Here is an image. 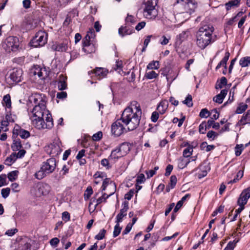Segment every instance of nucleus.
<instances>
[{"label":"nucleus","mask_w":250,"mask_h":250,"mask_svg":"<svg viewBox=\"0 0 250 250\" xmlns=\"http://www.w3.org/2000/svg\"><path fill=\"white\" fill-rule=\"evenodd\" d=\"M123 205L124 207L121 209L120 213L116 216V223L121 222L123 218L126 215V211L128 209V204L127 202H125Z\"/></svg>","instance_id":"15"},{"label":"nucleus","mask_w":250,"mask_h":250,"mask_svg":"<svg viewBox=\"0 0 250 250\" xmlns=\"http://www.w3.org/2000/svg\"><path fill=\"white\" fill-rule=\"evenodd\" d=\"M193 152V147L189 145L185 149L183 152V155L184 157L188 158V157H190L192 154Z\"/></svg>","instance_id":"36"},{"label":"nucleus","mask_w":250,"mask_h":250,"mask_svg":"<svg viewBox=\"0 0 250 250\" xmlns=\"http://www.w3.org/2000/svg\"><path fill=\"white\" fill-rule=\"evenodd\" d=\"M17 119V117L15 115L12 114L10 111L7 112V114L5 116V118L1 122H5L7 124V127L10 123H14Z\"/></svg>","instance_id":"24"},{"label":"nucleus","mask_w":250,"mask_h":250,"mask_svg":"<svg viewBox=\"0 0 250 250\" xmlns=\"http://www.w3.org/2000/svg\"><path fill=\"white\" fill-rule=\"evenodd\" d=\"M189 160L187 159L185 157H181L178 160V167L180 169H183L186 167L190 163Z\"/></svg>","instance_id":"29"},{"label":"nucleus","mask_w":250,"mask_h":250,"mask_svg":"<svg viewBox=\"0 0 250 250\" xmlns=\"http://www.w3.org/2000/svg\"><path fill=\"white\" fill-rule=\"evenodd\" d=\"M227 93L228 90L227 89L222 90L220 93L217 94L213 98V101L219 104H222Z\"/></svg>","instance_id":"21"},{"label":"nucleus","mask_w":250,"mask_h":250,"mask_svg":"<svg viewBox=\"0 0 250 250\" xmlns=\"http://www.w3.org/2000/svg\"><path fill=\"white\" fill-rule=\"evenodd\" d=\"M22 146L20 140H15L11 145V148L13 151H17L21 149Z\"/></svg>","instance_id":"31"},{"label":"nucleus","mask_w":250,"mask_h":250,"mask_svg":"<svg viewBox=\"0 0 250 250\" xmlns=\"http://www.w3.org/2000/svg\"><path fill=\"white\" fill-rule=\"evenodd\" d=\"M29 101L34 106L29 113L31 124L37 129H50L53 125L51 114L46 108V97L42 94L34 93L29 98Z\"/></svg>","instance_id":"1"},{"label":"nucleus","mask_w":250,"mask_h":250,"mask_svg":"<svg viewBox=\"0 0 250 250\" xmlns=\"http://www.w3.org/2000/svg\"><path fill=\"white\" fill-rule=\"evenodd\" d=\"M243 150V145L242 144L237 145L235 146V153L236 156H240Z\"/></svg>","instance_id":"56"},{"label":"nucleus","mask_w":250,"mask_h":250,"mask_svg":"<svg viewBox=\"0 0 250 250\" xmlns=\"http://www.w3.org/2000/svg\"><path fill=\"white\" fill-rule=\"evenodd\" d=\"M183 104H186L188 107H190L192 106V99L191 95L188 94L186 99L183 101Z\"/></svg>","instance_id":"49"},{"label":"nucleus","mask_w":250,"mask_h":250,"mask_svg":"<svg viewBox=\"0 0 250 250\" xmlns=\"http://www.w3.org/2000/svg\"><path fill=\"white\" fill-rule=\"evenodd\" d=\"M236 246V243L233 241H229L224 250H233Z\"/></svg>","instance_id":"59"},{"label":"nucleus","mask_w":250,"mask_h":250,"mask_svg":"<svg viewBox=\"0 0 250 250\" xmlns=\"http://www.w3.org/2000/svg\"><path fill=\"white\" fill-rule=\"evenodd\" d=\"M3 105L6 109H10L11 107V97L9 94H6L4 96L2 102Z\"/></svg>","instance_id":"27"},{"label":"nucleus","mask_w":250,"mask_h":250,"mask_svg":"<svg viewBox=\"0 0 250 250\" xmlns=\"http://www.w3.org/2000/svg\"><path fill=\"white\" fill-rule=\"evenodd\" d=\"M208 129L207 123L204 121L202 122L199 126V131L201 134H205L207 129Z\"/></svg>","instance_id":"43"},{"label":"nucleus","mask_w":250,"mask_h":250,"mask_svg":"<svg viewBox=\"0 0 250 250\" xmlns=\"http://www.w3.org/2000/svg\"><path fill=\"white\" fill-rule=\"evenodd\" d=\"M105 233L106 230L102 229L100 230L98 234L95 236V238L98 240H102L104 237Z\"/></svg>","instance_id":"54"},{"label":"nucleus","mask_w":250,"mask_h":250,"mask_svg":"<svg viewBox=\"0 0 250 250\" xmlns=\"http://www.w3.org/2000/svg\"><path fill=\"white\" fill-rule=\"evenodd\" d=\"M109 186L112 188V191L108 194V195H107L106 197H103L101 196L98 198L96 200V206L101 204L103 202H105L108 197L112 195L115 193L116 190V185L115 183L111 182L109 184Z\"/></svg>","instance_id":"18"},{"label":"nucleus","mask_w":250,"mask_h":250,"mask_svg":"<svg viewBox=\"0 0 250 250\" xmlns=\"http://www.w3.org/2000/svg\"><path fill=\"white\" fill-rule=\"evenodd\" d=\"M49 191V186L47 184H38L30 189L31 194L35 197H40L46 195Z\"/></svg>","instance_id":"9"},{"label":"nucleus","mask_w":250,"mask_h":250,"mask_svg":"<svg viewBox=\"0 0 250 250\" xmlns=\"http://www.w3.org/2000/svg\"><path fill=\"white\" fill-rule=\"evenodd\" d=\"M248 200L243 194L241 193L237 200V204L238 205L245 206L248 202Z\"/></svg>","instance_id":"40"},{"label":"nucleus","mask_w":250,"mask_h":250,"mask_svg":"<svg viewBox=\"0 0 250 250\" xmlns=\"http://www.w3.org/2000/svg\"><path fill=\"white\" fill-rule=\"evenodd\" d=\"M22 70L21 69H13L6 78L8 83L12 84L14 83L21 82L22 79Z\"/></svg>","instance_id":"10"},{"label":"nucleus","mask_w":250,"mask_h":250,"mask_svg":"<svg viewBox=\"0 0 250 250\" xmlns=\"http://www.w3.org/2000/svg\"><path fill=\"white\" fill-rule=\"evenodd\" d=\"M158 0H144V16L148 19H154L158 15V11L156 8Z\"/></svg>","instance_id":"5"},{"label":"nucleus","mask_w":250,"mask_h":250,"mask_svg":"<svg viewBox=\"0 0 250 250\" xmlns=\"http://www.w3.org/2000/svg\"><path fill=\"white\" fill-rule=\"evenodd\" d=\"M123 157L122 153L119 151V149L117 147L115 149L111 151V154L109 157V160L117 161L119 158Z\"/></svg>","instance_id":"22"},{"label":"nucleus","mask_w":250,"mask_h":250,"mask_svg":"<svg viewBox=\"0 0 250 250\" xmlns=\"http://www.w3.org/2000/svg\"><path fill=\"white\" fill-rule=\"evenodd\" d=\"M243 171L242 170H239L237 172L235 177L232 180L229 181L228 182V184H229L237 182L238 181H239V179H240L243 176Z\"/></svg>","instance_id":"42"},{"label":"nucleus","mask_w":250,"mask_h":250,"mask_svg":"<svg viewBox=\"0 0 250 250\" xmlns=\"http://www.w3.org/2000/svg\"><path fill=\"white\" fill-rule=\"evenodd\" d=\"M8 130L7 123L5 122H1L0 125V135L3 132H7Z\"/></svg>","instance_id":"55"},{"label":"nucleus","mask_w":250,"mask_h":250,"mask_svg":"<svg viewBox=\"0 0 250 250\" xmlns=\"http://www.w3.org/2000/svg\"><path fill=\"white\" fill-rule=\"evenodd\" d=\"M248 108V105L245 104H242L239 105L236 110V113L241 114L244 112Z\"/></svg>","instance_id":"48"},{"label":"nucleus","mask_w":250,"mask_h":250,"mask_svg":"<svg viewBox=\"0 0 250 250\" xmlns=\"http://www.w3.org/2000/svg\"><path fill=\"white\" fill-rule=\"evenodd\" d=\"M20 131V132L19 133V136L22 139H26L30 135V132L28 131L23 129H22Z\"/></svg>","instance_id":"50"},{"label":"nucleus","mask_w":250,"mask_h":250,"mask_svg":"<svg viewBox=\"0 0 250 250\" xmlns=\"http://www.w3.org/2000/svg\"><path fill=\"white\" fill-rule=\"evenodd\" d=\"M146 180L145 176L144 174L141 173L138 175L136 181L137 184H140L144 183Z\"/></svg>","instance_id":"58"},{"label":"nucleus","mask_w":250,"mask_h":250,"mask_svg":"<svg viewBox=\"0 0 250 250\" xmlns=\"http://www.w3.org/2000/svg\"><path fill=\"white\" fill-rule=\"evenodd\" d=\"M210 115L209 112L206 108L202 109L200 112L199 116L201 118H207Z\"/></svg>","instance_id":"57"},{"label":"nucleus","mask_w":250,"mask_h":250,"mask_svg":"<svg viewBox=\"0 0 250 250\" xmlns=\"http://www.w3.org/2000/svg\"><path fill=\"white\" fill-rule=\"evenodd\" d=\"M200 168L201 170V172L198 173L197 174V176L199 179H201L207 175L208 172L209 170V168H208V166L204 167V168L202 167V166H201Z\"/></svg>","instance_id":"35"},{"label":"nucleus","mask_w":250,"mask_h":250,"mask_svg":"<svg viewBox=\"0 0 250 250\" xmlns=\"http://www.w3.org/2000/svg\"><path fill=\"white\" fill-rule=\"evenodd\" d=\"M65 79V78L62 75L60 77V81L58 83V87L60 90H64L66 88L67 84Z\"/></svg>","instance_id":"30"},{"label":"nucleus","mask_w":250,"mask_h":250,"mask_svg":"<svg viewBox=\"0 0 250 250\" xmlns=\"http://www.w3.org/2000/svg\"><path fill=\"white\" fill-rule=\"evenodd\" d=\"M159 62L158 61H152L147 65L148 69H158L159 68Z\"/></svg>","instance_id":"41"},{"label":"nucleus","mask_w":250,"mask_h":250,"mask_svg":"<svg viewBox=\"0 0 250 250\" xmlns=\"http://www.w3.org/2000/svg\"><path fill=\"white\" fill-rule=\"evenodd\" d=\"M47 37L48 35L46 32L42 31H39L30 42L31 46L38 47L44 45L47 42Z\"/></svg>","instance_id":"8"},{"label":"nucleus","mask_w":250,"mask_h":250,"mask_svg":"<svg viewBox=\"0 0 250 250\" xmlns=\"http://www.w3.org/2000/svg\"><path fill=\"white\" fill-rule=\"evenodd\" d=\"M18 171L17 170L12 171L8 173L7 177L9 181H13L15 180L18 176Z\"/></svg>","instance_id":"44"},{"label":"nucleus","mask_w":250,"mask_h":250,"mask_svg":"<svg viewBox=\"0 0 250 250\" xmlns=\"http://www.w3.org/2000/svg\"><path fill=\"white\" fill-rule=\"evenodd\" d=\"M103 136V133L101 131H99L92 136V139L94 141H98L101 139Z\"/></svg>","instance_id":"61"},{"label":"nucleus","mask_w":250,"mask_h":250,"mask_svg":"<svg viewBox=\"0 0 250 250\" xmlns=\"http://www.w3.org/2000/svg\"><path fill=\"white\" fill-rule=\"evenodd\" d=\"M239 64L241 67H247L250 64V57L242 58L239 61Z\"/></svg>","instance_id":"34"},{"label":"nucleus","mask_w":250,"mask_h":250,"mask_svg":"<svg viewBox=\"0 0 250 250\" xmlns=\"http://www.w3.org/2000/svg\"><path fill=\"white\" fill-rule=\"evenodd\" d=\"M123 62L122 61H118L116 62V64L114 67V69L117 71L119 74L123 72Z\"/></svg>","instance_id":"47"},{"label":"nucleus","mask_w":250,"mask_h":250,"mask_svg":"<svg viewBox=\"0 0 250 250\" xmlns=\"http://www.w3.org/2000/svg\"><path fill=\"white\" fill-rule=\"evenodd\" d=\"M46 174H47V173L45 172V171L42 169V167H41L40 170L36 172L34 176L37 179L41 180L43 179Z\"/></svg>","instance_id":"38"},{"label":"nucleus","mask_w":250,"mask_h":250,"mask_svg":"<svg viewBox=\"0 0 250 250\" xmlns=\"http://www.w3.org/2000/svg\"><path fill=\"white\" fill-rule=\"evenodd\" d=\"M141 116L142 110L140 104L136 101H133L128 107L125 109L121 119L127 130L132 131L138 126Z\"/></svg>","instance_id":"2"},{"label":"nucleus","mask_w":250,"mask_h":250,"mask_svg":"<svg viewBox=\"0 0 250 250\" xmlns=\"http://www.w3.org/2000/svg\"><path fill=\"white\" fill-rule=\"evenodd\" d=\"M42 169L49 174L52 173L56 167V160L54 158L47 159L45 162H43L42 165Z\"/></svg>","instance_id":"12"},{"label":"nucleus","mask_w":250,"mask_h":250,"mask_svg":"<svg viewBox=\"0 0 250 250\" xmlns=\"http://www.w3.org/2000/svg\"><path fill=\"white\" fill-rule=\"evenodd\" d=\"M107 72H108L106 70L101 67L97 68L94 71V73L96 76L99 77V79H101L105 77L106 76Z\"/></svg>","instance_id":"25"},{"label":"nucleus","mask_w":250,"mask_h":250,"mask_svg":"<svg viewBox=\"0 0 250 250\" xmlns=\"http://www.w3.org/2000/svg\"><path fill=\"white\" fill-rule=\"evenodd\" d=\"M10 189L8 188H3L1 189V193L3 198H6L10 194Z\"/></svg>","instance_id":"62"},{"label":"nucleus","mask_w":250,"mask_h":250,"mask_svg":"<svg viewBox=\"0 0 250 250\" xmlns=\"http://www.w3.org/2000/svg\"><path fill=\"white\" fill-rule=\"evenodd\" d=\"M248 200L243 194L241 193L237 200V204L238 205L245 206L248 202Z\"/></svg>","instance_id":"39"},{"label":"nucleus","mask_w":250,"mask_h":250,"mask_svg":"<svg viewBox=\"0 0 250 250\" xmlns=\"http://www.w3.org/2000/svg\"><path fill=\"white\" fill-rule=\"evenodd\" d=\"M33 73L35 76L37 75L42 80L44 79L47 75L45 68H42L39 66H35Z\"/></svg>","instance_id":"19"},{"label":"nucleus","mask_w":250,"mask_h":250,"mask_svg":"<svg viewBox=\"0 0 250 250\" xmlns=\"http://www.w3.org/2000/svg\"><path fill=\"white\" fill-rule=\"evenodd\" d=\"M46 152L52 156L59 155L62 151V143L58 138L54 140L52 143L46 145L44 147Z\"/></svg>","instance_id":"6"},{"label":"nucleus","mask_w":250,"mask_h":250,"mask_svg":"<svg viewBox=\"0 0 250 250\" xmlns=\"http://www.w3.org/2000/svg\"><path fill=\"white\" fill-rule=\"evenodd\" d=\"M174 7L177 14H186L188 16L194 11L197 3L195 0H177Z\"/></svg>","instance_id":"4"},{"label":"nucleus","mask_w":250,"mask_h":250,"mask_svg":"<svg viewBox=\"0 0 250 250\" xmlns=\"http://www.w3.org/2000/svg\"><path fill=\"white\" fill-rule=\"evenodd\" d=\"M213 27L205 24L199 28L196 33V44L202 49H205L211 42Z\"/></svg>","instance_id":"3"},{"label":"nucleus","mask_w":250,"mask_h":250,"mask_svg":"<svg viewBox=\"0 0 250 250\" xmlns=\"http://www.w3.org/2000/svg\"><path fill=\"white\" fill-rule=\"evenodd\" d=\"M122 124L121 119L117 120L111 125V132L115 136L118 137L125 132L128 131L127 128Z\"/></svg>","instance_id":"11"},{"label":"nucleus","mask_w":250,"mask_h":250,"mask_svg":"<svg viewBox=\"0 0 250 250\" xmlns=\"http://www.w3.org/2000/svg\"><path fill=\"white\" fill-rule=\"evenodd\" d=\"M26 238H21L18 241L17 248L14 250H31V244Z\"/></svg>","instance_id":"13"},{"label":"nucleus","mask_w":250,"mask_h":250,"mask_svg":"<svg viewBox=\"0 0 250 250\" xmlns=\"http://www.w3.org/2000/svg\"><path fill=\"white\" fill-rule=\"evenodd\" d=\"M134 31L133 28L128 25L122 26L118 30V33L120 36L123 37L126 35L131 34Z\"/></svg>","instance_id":"17"},{"label":"nucleus","mask_w":250,"mask_h":250,"mask_svg":"<svg viewBox=\"0 0 250 250\" xmlns=\"http://www.w3.org/2000/svg\"><path fill=\"white\" fill-rule=\"evenodd\" d=\"M177 179L176 176L172 175L170 177V183L169 185L170 186L171 188H174L177 183Z\"/></svg>","instance_id":"60"},{"label":"nucleus","mask_w":250,"mask_h":250,"mask_svg":"<svg viewBox=\"0 0 250 250\" xmlns=\"http://www.w3.org/2000/svg\"><path fill=\"white\" fill-rule=\"evenodd\" d=\"M93 194V189L91 187L89 186L87 188L84 193V198L85 200L89 199L91 195Z\"/></svg>","instance_id":"45"},{"label":"nucleus","mask_w":250,"mask_h":250,"mask_svg":"<svg viewBox=\"0 0 250 250\" xmlns=\"http://www.w3.org/2000/svg\"><path fill=\"white\" fill-rule=\"evenodd\" d=\"M17 157L16 155L12 153L9 157H8L5 160V164L7 166H11L12 165L16 160Z\"/></svg>","instance_id":"32"},{"label":"nucleus","mask_w":250,"mask_h":250,"mask_svg":"<svg viewBox=\"0 0 250 250\" xmlns=\"http://www.w3.org/2000/svg\"><path fill=\"white\" fill-rule=\"evenodd\" d=\"M230 54L229 51H227L225 53V56L222 60L219 62L218 65L216 66L215 69L217 70L219 69L221 66H223L224 67V69L223 71V74L226 75L227 74V62L229 59Z\"/></svg>","instance_id":"14"},{"label":"nucleus","mask_w":250,"mask_h":250,"mask_svg":"<svg viewBox=\"0 0 250 250\" xmlns=\"http://www.w3.org/2000/svg\"><path fill=\"white\" fill-rule=\"evenodd\" d=\"M218 136V134L212 130L209 131L207 134V137L210 141L214 140L216 138H217Z\"/></svg>","instance_id":"46"},{"label":"nucleus","mask_w":250,"mask_h":250,"mask_svg":"<svg viewBox=\"0 0 250 250\" xmlns=\"http://www.w3.org/2000/svg\"><path fill=\"white\" fill-rule=\"evenodd\" d=\"M158 76V74L153 70L150 71L146 73V77L148 79L156 78Z\"/></svg>","instance_id":"53"},{"label":"nucleus","mask_w":250,"mask_h":250,"mask_svg":"<svg viewBox=\"0 0 250 250\" xmlns=\"http://www.w3.org/2000/svg\"><path fill=\"white\" fill-rule=\"evenodd\" d=\"M18 151H19L17 153H14L17 157V159L22 158L24 156L26 151L23 149H20Z\"/></svg>","instance_id":"63"},{"label":"nucleus","mask_w":250,"mask_h":250,"mask_svg":"<svg viewBox=\"0 0 250 250\" xmlns=\"http://www.w3.org/2000/svg\"><path fill=\"white\" fill-rule=\"evenodd\" d=\"M118 147L123 156L126 155L130 151V147L127 143H123L118 146Z\"/></svg>","instance_id":"28"},{"label":"nucleus","mask_w":250,"mask_h":250,"mask_svg":"<svg viewBox=\"0 0 250 250\" xmlns=\"http://www.w3.org/2000/svg\"><path fill=\"white\" fill-rule=\"evenodd\" d=\"M240 3V0H233L229 1L226 4L227 10H229L233 6H238Z\"/></svg>","instance_id":"37"},{"label":"nucleus","mask_w":250,"mask_h":250,"mask_svg":"<svg viewBox=\"0 0 250 250\" xmlns=\"http://www.w3.org/2000/svg\"><path fill=\"white\" fill-rule=\"evenodd\" d=\"M246 124H250V110L246 113L243 114L241 120L237 123L236 126L244 125Z\"/></svg>","instance_id":"20"},{"label":"nucleus","mask_w":250,"mask_h":250,"mask_svg":"<svg viewBox=\"0 0 250 250\" xmlns=\"http://www.w3.org/2000/svg\"><path fill=\"white\" fill-rule=\"evenodd\" d=\"M18 229L16 228L11 229L7 230L5 232V234L7 235L8 236L11 237L13 236L15 233H16L18 232Z\"/></svg>","instance_id":"64"},{"label":"nucleus","mask_w":250,"mask_h":250,"mask_svg":"<svg viewBox=\"0 0 250 250\" xmlns=\"http://www.w3.org/2000/svg\"><path fill=\"white\" fill-rule=\"evenodd\" d=\"M227 84V80L226 77H222L220 81H217L216 85L215 88L216 89H221L224 86Z\"/></svg>","instance_id":"33"},{"label":"nucleus","mask_w":250,"mask_h":250,"mask_svg":"<svg viewBox=\"0 0 250 250\" xmlns=\"http://www.w3.org/2000/svg\"><path fill=\"white\" fill-rule=\"evenodd\" d=\"M122 228L120 226L119 223H117L116 225L114 227L113 231V237H116L118 236L121 232Z\"/></svg>","instance_id":"51"},{"label":"nucleus","mask_w":250,"mask_h":250,"mask_svg":"<svg viewBox=\"0 0 250 250\" xmlns=\"http://www.w3.org/2000/svg\"><path fill=\"white\" fill-rule=\"evenodd\" d=\"M168 102L167 100L162 101L157 106V109L161 114H164L168 107Z\"/></svg>","instance_id":"23"},{"label":"nucleus","mask_w":250,"mask_h":250,"mask_svg":"<svg viewBox=\"0 0 250 250\" xmlns=\"http://www.w3.org/2000/svg\"><path fill=\"white\" fill-rule=\"evenodd\" d=\"M3 46L7 52L17 51L19 50L20 46L19 40L16 37H8L6 39Z\"/></svg>","instance_id":"7"},{"label":"nucleus","mask_w":250,"mask_h":250,"mask_svg":"<svg viewBox=\"0 0 250 250\" xmlns=\"http://www.w3.org/2000/svg\"><path fill=\"white\" fill-rule=\"evenodd\" d=\"M170 40L169 36H163L159 41V42L163 45H167Z\"/></svg>","instance_id":"52"},{"label":"nucleus","mask_w":250,"mask_h":250,"mask_svg":"<svg viewBox=\"0 0 250 250\" xmlns=\"http://www.w3.org/2000/svg\"><path fill=\"white\" fill-rule=\"evenodd\" d=\"M91 37H90L88 36V35H86L83 41V51H86L89 52L88 50L87 49L88 47H92L93 48V44H91L90 43V40L92 39Z\"/></svg>","instance_id":"26"},{"label":"nucleus","mask_w":250,"mask_h":250,"mask_svg":"<svg viewBox=\"0 0 250 250\" xmlns=\"http://www.w3.org/2000/svg\"><path fill=\"white\" fill-rule=\"evenodd\" d=\"M68 42L67 41H65L61 43H55L52 46V48L54 50L57 51H65L68 48Z\"/></svg>","instance_id":"16"}]
</instances>
